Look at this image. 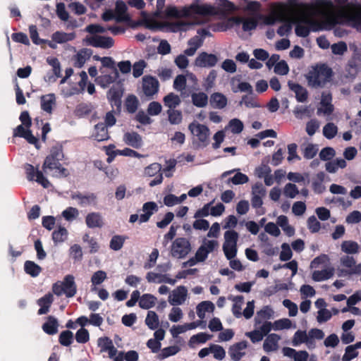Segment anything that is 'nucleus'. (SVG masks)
Instances as JSON below:
<instances>
[{
    "mask_svg": "<svg viewBox=\"0 0 361 361\" xmlns=\"http://www.w3.org/2000/svg\"><path fill=\"white\" fill-rule=\"evenodd\" d=\"M341 15L340 8L331 0H320L317 3L315 16L303 13L295 17V34L305 37L310 30H330L338 23Z\"/></svg>",
    "mask_w": 361,
    "mask_h": 361,
    "instance_id": "1",
    "label": "nucleus"
},
{
    "mask_svg": "<svg viewBox=\"0 0 361 361\" xmlns=\"http://www.w3.org/2000/svg\"><path fill=\"white\" fill-rule=\"evenodd\" d=\"M215 8L207 4L196 1L189 6L181 9L176 7H169L167 9L169 16L177 18H186L185 20H179L174 24V30L186 32L191 30L196 25L204 22V17L216 14Z\"/></svg>",
    "mask_w": 361,
    "mask_h": 361,
    "instance_id": "2",
    "label": "nucleus"
},
{
    "mask_svg": "<svg viewBox=\"0 0 361 361\" xmlns=\"http://www.w3.org/2000/svg\"><path fill=\"white\" fill-rule=\"evenodd\" d=\"M63 157L61 147L60 146L53 147L49 155L47 157L44 162L42 167L44 172L54 177L66 176L67 175L66 169L62 167L59 162H52V159L61 160Z\"/></svg>",
    "mask_w": 361,
    "mask_h": 361,
    "instance_id": "3",
    "label": "nucleus"
},
{
    "mask_svg": "<svg viewBox=\"0 0 361 361\" xmlns=\"http://www.w3.org/2000/svg\"><path fill=\"white\" fill-rule=\"evenodd\" d=\"M331 76V69L325 65H321L310 71L306 78L310 87H318L324 85L329 82Z\"/></svg>",
    "mask_w": 361,
    "mask_h": 361,
    "instance_id": "4",
    "label": "nucleus"
},
{
    "mask_svg": "<svg viewBox=\"0 0 361 361\" xmlns=\"http://www.w3.org/2000/svg\"><path fill=\"white\" fill-rule=\"evenodd\" d=\"M228 299L232 302V313L233 315L240 318L244 317L245 319H250L255 310V302L254 300L248 301L246 304V307L243 310L244 305V298L240 295L230 296Z\"/></svg>",
    "mask_w": 361,
    "mask_h": 361,
    "instance_id": "5",
    "label": "nucleus"
},
{
    "mask_svg": "<svg viewBox=\"0 0 361 361\" xmlns=\"http://www.w3.org/2000/svg\"><path fill=\"white\" fill-rule=\"evenodd\" d=\"M21 125L18 126L15 130L13 135L25 138L29 143L35 145L37 147V139L32 134L30 127L32 121L27 111H23L20 116Z\"/></svg>",
    "mask_w": 361,
    "mask_h": 361,
    "instance_id": "6",
    "label": "nucleus"
},
{
    "mask_svg": "<svg viewBox=\"0 0 361 361\" xmlns=\"http://www.w3.org/2000/svg\"><path fill=\"white\" fill-rule=\"evenodd\" d=\"M188 130L199 147H204L209 144L210 130L207 126L194 121L189 124Z\"/></svg>",
    "mask_w": 361,
    "mask_h": 361,
    "instance_id": "7",
    "label": "nucleus"
},
{
    "mask_svg": "<svg viewBox=\"0 0 361 361\" xmlns=\"http://www.w3.org/2000/svg\"><path fill=\"white\" fill-rule=\"evenodd\" d=\"M224 238L223 250L225 256L227 259L235 257L237 254L238 233L234 230H228L224 233Z\"/></svg>",
    "mask_w": 361,
    "mask_h": 361,
    "instance_id": "8",
    "label": "nucleus"
},
{
    "mask_svg": "<svg viewBox=\"0 0 361 361\" xmlns=\"http://www.w3.org/2000/svg\"><path fill=\"white\" fill-rule=\"evenodd\" d=\"M191 251V245L185 238H176L171 245V255L178 259L185 258Z\"/></svg>",
    "mask_w": 361,
    "mask_h": 361,
    "instance_id": "9",
    "label": "nucleus"
},
{
    "mask_svg": "<svg viewBox=\"0 0 361 361\" xmlns=\"http://www.w3.org/2000/svg\"><path fill=\"white\" fill-rule=\"evenodd\" d=\"M188 298V288L184 286H179L169 293L168 301L172 306H179L183 305Z\"/></svg>",
    "mask_w": 361,
    "mask_h": 361,
    "instance_id": "10",
    "label": "nucleus"
},
{
    "mask_svg": "<svg viewBox=\"0 0 361 361\" xmlns=\"http://www.w3.org/2000/svg\"><path fill=\"white\" fill-rule=\"evenodd\" d=\"M143 176L145 178H154L149 183L151 187L161 183L163 179L161 166L158 163L149 164L144 169Z\"/></svg>",
    "mask_w": 361,
    "mask_h": 361,
    "instance_id": "11",
    "label": "nucleus"
},
{
    "mask_svg": "<svg viewBox=\"0 0 361 361\" xmlns=\"http://www.w3.org/2000/svg\"><path fill=\"white\" fill-rule=\"evenodd\" d=\"M219 247V243L216 240H208L204 238L202 244L197 249L195 256L197 261L204 262L208 257V255Z\"/></svg>",
    "mask_w": 361,
    "mask_h": 361,
    "instance_id": "12",
    "label": "nucleus"
},
{
    "mask_svg": "<svg viewBox=\"0 0 361 361\" xmlns=\"http://www.w3.org/2000/svg\"><path fill=\"white\" fill-rule=\"evenodd\" d=\"M85 42L95 47L109 49L114 45V40L109 37L89 35L85 39Z\"/></svg>",
    "mask_w": 361,
    "mask_h": 361,
    "instance_id": "13",
    "label": "nucleus"
},
{
    "mask_svg": "<svg viewBox=\"0 0 361 361\" xmlns=\"http://www.w3.org/2000/svg\"><path fill=\"white\" fill-rule=\"evenodd\" d=\"M25 171L27 177L30 180H35L45 188H48L51 185L49 181L44 176L42 173L33 166L27 164Z\"/></svg>",
    "mask_w": 361,
    "mask_h": 361,
    "instance_id": "14",
    "label": "nucleus"
},
{
    "mask_svg": "<svg viewBox=\"0 0 361 361\" xmlns=\"http://www.w3.org/2000/svg\"><path fill=\"white\" fill-rule=\"evenodd\" d=\"M218 61V58L212 54L202 52L195 60L194 65L200 68H209L214 66Z\"/></svg>",
    "mask_w": 361,
    "mask_h": 361,
    "instance_id": "15",
    "label": "nucleus"
},
{
    "mask_svg": "<svg viewBox=\"0 0 361 361\" xmlns=\"http://www.w3.org/2000/svg\"><path fill=\"white\" fill-rule=\"evenodd\" d=\"M355 261L352 257L344 256L340 259V267L338 269L339 276H347L353 274Z\"/></svg>",
    "mask_w": 361,
    "mask_h": 361,
    "instance_id": "16",
    "label": "nucleus"
},
{
    "mask_svg": "<svg viewBox=\"0 0 361 361\" xmlns=\"http://www.w3.org/2000/svg\"><path fill=\"white\" fill-rule=\"evenodd\" d=\"M142 90L147 97H152L158 92L159 82L153 77L145 76L142 78Z\"/></svg>",
    "mask_w": 361,
    "mask_h": 361,
    "instance_id": "17",
    "label": "nucleus"
},
{
    "mask_svg": "<svg viewBox=\"0 0 361 361\" xmlns=\"http://www.w3.org/2000/svg\"><path fill=\"white\" fill-rule=\"evenodd\" d=\"M334 111V106L331 104V95L329 93L324 92L322 94L321 102L317 108V114L329 116Z\"/></svg>",
    "mask_w": 361,
    "mask_h": 361,
    "instance_id": "18",
    "label": "nucleus"
},
{
    "mask_svg": "<svg viewBox=\"0 0 361 361\" xmlns=\"http://www.w3.org/2000/svg\"><path fill=\"white\" fill-rule=\"evenodd\" d=\"M305 343L309 349L314 348L315 343L310 339L308 333L306 331L298 330L293 335L292 339V345L293 346H299Z\"/></svg>",
    "mask_w": 361,
    "mask_h": 361,
    "instance_id": "19",
    "label": "nucleus"
},
{
    "mask_svg": "<svg viewBox=\"0 0 361 361\" xmlns=\"http://www.w3.org/2000/svg\"><path fill=\"white\" fill-rule=\"evenodd\" d=\"M247 347V343L245 341L231 345L228 350V353L231 359L235 361L240 360L245 355V350Z\"/></svg>",
    "mask_w": 361,
    "mask_h": 361,
    "instance_id": "20",
    "label": "nucleus"
},
{
    "mask_svg": "<svg viewBox=\"0 0 361 361\" xmlns=\"http://www.w3.org/2000/svg\"><path fill=\"white\" fill-rule=\"evenodd\" d=\"M90 137L97 142L109 140V135L106 126L102 123L95 125L92 130Z\"/></svg>",
    "mask_w": 361,
    "mask_h": 361,
    "instance_id": "21",
    "label": "nucleus"
},
{
    "mask_svg": "<svg viewBox=\"0 0 361 361\" xmlns=\"http://www.w3.org/2000/svg\"><path fill=\"white\" fill-rule=\"evenodd\" d=\"M101 75L96 77L95 82L103 88L107 87L118 77V72L114 70L111 73H106L100 69Z\"/></svg>",
    "mask_w": 361,
    "mask_h": 361,
    "instance_id": "22",
    "label": "nucleus"
},
{
    "mask_svg": "<svg viewBox=\"0 0 361 361\" xmlns=\"http://www.w3.org/2000/svg\"><path fill=\"white\" fill-rule=\"evenodd\" d=\"M85 224L90 228H100L104 225V221L100 213L91 212L86 216Z\"/></svg>",
    "mask_w": 361,
    "mask_h": 361,
    "instance_id": "23",
    "label": "nucleus"
},
{
    "mask_svg": "<svg viewBox=\"0 0 361 361\" xmlns=\"http://www.w3.org/2000/svg\"><path fill=\"white\" fill-rule=\"evenodd\" d=\"M281 336L276 334H270L263 343V349L266 353L275 352L279 349Z\"/></svg>",
    "mask_w": 361,
    "mask_h": 361,
    "instance_id": "24",
    "label": "nucleus"
},
{
    "mask_svg": "<svg viewBox=\"0 0 361 361\" xmlns=\"http://www.w3.org/2000/svg\"><path fill=\"white\" fill-rule=\"evenodd\" d=\"M312 279L314 281H323L331 278L334 274V269L331 267H325L322 269H312Z\"/></svg>",
    "mask_w": 361,
    "mask_h": 361,
    "instance_id": "25",
    "label": "nucleus"
},
{
    "mask_svg": "<svg viewBox=\"0 0 361 361\" xmlns=\"http://www.w3.org/2000/svg\"><path fill=\"white\" fill-rule=\"evenodd\" d=\"M284 356L293 359L294 361H307L309 354L305 350L297 351L293 348L286 347L282 350Z\"/></svg>",
    "mask_w": 361,
    "mask_h": 361,
    "instance_id": "26",
    "label": "nucleus"
},
{
    "mask_svg": "<svg viewBox=\"0 0 361 361\" xmlns=\"http://www.w3.org/2000/svg\"><path fill=\"white\" fill-rule=\"evenodd\" d=\"M123 140L126 145L136 149L140 148L143 145L142 137L135 132L126 133Z\"/></svg>",
    "mask_w": 361,
    "mask_h": 361,
    "instance_id": "27",
    "label": "nucleus"
},
{
    "mask_svg": "<svg viewBox=\"0 0 361 361\" xmlns=\"http://www.w3.org/2000/svg\"><path fill=\"white\" fill-rule=\"evenodd\" d=\"M56 96L53 93L43 95L40 98L41 109L47 114H51L56 106Z\"/></svg>",
    "mask_w": 361,
    "mask_h": 361,
    "instance_id": "28",
    "label": "nucleus"
},
{
    "mask_svg": "<svg viewBox=\"0 0 361 361\" xmlns=\"http://www.w3.org/2000/svg\"><path fill=\"white\" fill-rule=\"evenodd\" d=\"M80 80L76 85L78 87V90L80 93H82L87 87V92L90 94H93L95 92L94 85L90 82H88V77L85 71H81L79 73Z\"/></svg>",
    "mask_w": 361,
    "mask_h": 361,
    "instance_id": "29",
    "label": "nucleus"
},
{
    "mask_svg": "<svg viewBox=\"0 0 361 361\" xmlns=\"http://www.w3.org/2000/svg\"><path fill=\"white\" fill-rule=\"evenodd\" d=\"M127 9V5L124 1L119 0L116 2L114 13L116 22H123L129 20Z\"/></svg>",
    "mask_w": 361,
    "mask_h": 361,
    "instance_id": "30",
    "label": "nucleus"
},
{
    "mask_svg": "<svg viewBox=\"0 0 361 361\" xmlns=\"http://www.w3.org/2000/svg\"><path fill=\"white\" fill-rule=\"evenodd\" d=\"M142 210L143 214L140 216V224L148 221L151 216L158 210V205L154 202H148L143 204Z\"/></svg>",
    "mask_w": 361,
    "mask_h": 361,
    "instance_id": "31",
    "label": "nucleus"
},
{
    "mask_svg": "<svg viewBox=\"0 0 361 361\" xmlns=\"http://www.w3.org/2000/svg\"><path fill=\"white\" fill-rule=\"evenodd\" d=\"M147 280L149 283H166L171 285H174L177 280L170 279L166 275L160 274L155 272H149L146 276Z\"/></svg>",
    "mask_w": 361,
    "mask_h": 361,
    "instance_id": "32",
    "label": "nucleus"
},
{
    "mask_svg": "<svg viewBox=\"0 0 361 361\" xmlns=\"http://www.w3.org/2000/svg\"><path fill=\"white\" fill-rule=\"evenodd\" d=\"M288 86L289 87L290 90L295 93V98L298 102H304L307 100V92L305 88L292 81L288 82Z\"/></svg>",
    "mask_w": 361,
    "mask_h": 361,
    "instance_id": "33",
    "label": "nucleus"
},
{
    "mask_svg": "<svg viewBox=\"0 0 361 361\" xmlns=\"http://www.w3.org/2000/svg\"><path fill=\"white\" fill-rule=\"evenodd\" d=\"M226 97L220 92H214L210 96V104L214 109H222L227 105Z\"/></svg>",
    "mask_w": 361,
    "mask_h": 361,
    "instance_id": "34",
    "label": "nucleus"
},
{
    "mask_svg": "<svg viewBox=\"0 0 361 361\" xmlns=\"http://www.w3.org/2000/svg\"><path fill=\"white\" fill-rule=\"evenodd\" d=\"M62 283L63 284L64 294L68 298L73 297L76 293L74 277L72 275L66 276Z\"/></svg>",
    "mask_w": 361,
    "mask_h": 361,
    "instance_id": "35",
    "label": "nucleus"
},
{
    "mask_svg": "<svg viewBox=\"0 0 361 361\" xmlns=\"http://www.w3.org/2000/svg\"><path fill=\"white\" fill-rule=\"evenodd\" d=\"M286 19V16L283 11L281 8L275 10L269 16H266L264 22L266 25H274L276 22H283Z\"/></svg>",
    "mask_w": 361,
    "mask_h": 361,
    "instance_id": "36",
    "label": "nucleus"
},
{
    "mask_svg": "<svg viewBox=\"0 0 361 361\" xmlns=\"http://www.w3.org/2000/svg\"><path fill=\"white\" fill-rule=\"evenodd\" d=\"M214 310V305L210 301H203L199 303L196 307L197 317L202 319L206 317L207 312H212Z\"/></svg>",
    "mask_w": 361,
    "mask_h": 361,
    "instance_id": "37",
    "label": "nucleus"
},
{
    "mask_svg": "<svg viewBox=\"0 0 361 361\" xmlns=\"http://www.w3.org/2000/svg\"><path fill=\"white\" fill-rule=\"evenodd\" d=\"M273 315L274 311L271 308L264 307L257 312L255 317V324H256V325L260 324L262 322L267 321L272 318Z\"/></svg>",
    "mask_w": 361,
    "mask_h": 361,
    "instance_id": "38",
    "label": "nucleus"
},
{
    "mask_svg": "<svg viewBox=\"0 0 361 361\" xmlns=\"http://www.w3.org/2000/svg\"><path fill=\"white\" fill-rule=\"evenodd\" d=\"M92 51L88 49H81L78 52L75 57L74 66L78 68H82L86 61L90 58Z\"/></svg>",
    "mask_w": 361,
    "mask_h": 361,
    "instance_id": "39",
    "label": "nucleus"
},
{
    "mask_svg": "<svg viewBox=\"0 0 361 361\" xmlns=\"http://www.w3.org/2000/svg\"><path fill=\"white\" fill-rule=\"evenodd\" d=\"M157 302V298L152 294L146 293L140 295L139 306L142 309L149 310L153 307Z\"/></svg>",
    "mask_w": 361,
    "mask_h": 361,
    "instance_id": "40",
    "label": "nucleus"
},
{
    "mask_svg": "<svg viewBox=\"0 0 361 361\" xmlns=\"http://www.w3.org/2000/svg\"><path fill=\"white\" fill-rule=\"evenodd\" d=\"M231 88L233 92H251L252 87L247 82H240L237 78H233L231 82Z\"/></svg>",
    "mask_w": 361,
    "mask_h": 361,
    "instance_id": "41",
    "label": "nucleus"
},
{
    "mask_svg": "<svg viewBox=\"0 0 361 361\" xmlns=\"http://www.w3.org/2000/svg\"><path fill=\"white\" fill-rule=\"evenodd\" d=\"M107 279V274L102 270L95 271L91 277V290H97V286L102 283Z\"/></svg>",
    "mask_w": 361,
    "mask_h": 361,
    "instance_id": "42",
    "label": "nucleus"
},
{
    "mask_svg": "<svg viewBox=\"0 0 361 361\" xmlns=\"http://www.w3.org/2000/svg\"><path fill=\"white\" fill-rule=\"evenodd\" d=\"M53 302V295L51 293L45 295L38 300L40 308L38 310L39 314H44L48 312L49 307Z\"/></svg>",
    "mask_w": 361,
    "mask_h": 361,
    "instance_id": "43",
    "label": "nucleus"
},
{
    "mask_svg": "<svg viewBox=\"0 0 361 361\" xmlns=\"http://www.w3.org/2000/svg\"><path fill=\"white\" fill-rule=\"evenodd\" d=\"M145 323L149 329H157L159 326L158 314L154 311H148L145 320Z\"/></svg>",
    "mask_w": 361,
    "mask_h": 361,
    "instance_id": "44",
    "label": "nucleus"
},
{
    "mask_svg": "<svg viewBox=\"0 0 361 361\" xmlns=\"http://www.w3.org/2000/svg\"><path fill=\"white\" fill-rule=\"evenodd\" d=\"M203 44V38L200 36H195L191 38L188 42L189 47L185 49V53L188 56H192L195 54L197 49Z\"/></svg>",
    "mask_w": 361,
    "mask_h": 361,
    "instance_id": "45",
    "label": "nucleus"
},
{
    "mask_svg": "<svg viewBox=\"0 0 361 361\" xmlns=\"http://www.w3.org/2000/svg\"><path fill=\"white\" fill-rule=\"evenodd\" d=\"M68 235L67 229L64 227L59 226L52 233V240L55 245L61 244L65 242Z\"/></svg>",
    "mask_w": 361,
    "mask_h": 361,
    "instance_id": "46",
    "label": "nucleus"
},
{
    "mask_svg": "<svg viewBox=\"0 0 361 361\" xmlns=\"http://www.w3.org/2000/svg\"><path fill=\"white\" fill-rule=\"evenodd\" d=\"M276 224L279 226L283 232L288 236L293 235L295 233L294 228L289 224L287 216L281 215L278 216L276 220Z\"/></svg>",
    "mask_w": 361,
    "mask_h": 361,
    "instance_id": "47",
    "label": "nucleus"
},
{
    "mask_svg": "<svg viewBox=\"0 0 361 361\" xmlns=\"http://www.w3.org/2000/svg\"><path fill=\"white\" fill-rule=\"evenodd\" d=\"M191 98L192 104L197 107H204L208 103V97L202 92L192 93Z\"/></svg>",
    "mask_w": 361,
    "mask_h": 361,
    "instance_id": "48",
    "label": "nucleus"
},
{
    "mask_svg": "<svg viewBox=\"0 0 361 361\" xmlns=\"http://www.w3.org/2000/svg\"><path fill=\"white\" fill-rule=\"evenodd\" d=\"M164 103L165 106L169 109H175L180 104V99L178 95L174 93H170L164 97Z\"/></svg>",
    "mask_w": 361,
    "mask_h": 361,
    "instance_id": "49",
    "label": "nucleus"
},
{
    "mask_svg": "<svg viewBox=\"0 0 361 361\" xmlns=\"http://www.w3.org/2000/svg\"><path fill=\"white\" fill-rule=\"evenodd\" d=\"M58 322L56 318L49 317L47 321L43 324L42 329L48 334H55L58 331Z\"/></svg>",
    "mask_w": 361,
    "mask_h": 361,
    "instance_id": "50",
    "label": "nucleus"
},
{
    "mask_svg": "<svg viewBox=\"0 0 361 361\" xmlns=\"http://www.w3.org/2000/svg\"><path fill=\"white\" fill-rule=\"evenodd\" d=\"M233 22L236 24H243V29L244 31H250L255 29L257 27V20L254 18L243 19L241 18H233Z\"/></svg>",
    "mask_w": 361,
    "mask_h": 361,
    "instance_id": "51",
    "label": "nucleus"
},
{
    "mask_svg": "<svg viewBox=\"0 0 361 361\" xmlns=\"http://www.w3.org/2000/svg\"><path fill=\"white\" fill-rule=\"evenodd\" d=\"M329 258L326 255H321L315 257L310 263V267L311 269H316L319 268H324L328 267Z\"/></svg>",
    "mask_w": 361,
    "mask_h": 361,
    "instance_id": "52",
    "label": "nucleus"
},
{
    "mask_svg": "<svg viewBox=\"0 0 361 361\" xmlns=\"http://www.w3.org/2000/svg\"><path fill=\"white\" fill-rule=\"evenodd\" d=\"M75 35L73 33H66L63 32H56L51 36V39L59 44L67 42L73 39Z\"/></svg>",
    "mask_w": 361,
    "mask_h": 361,
    "instance_id": "53",
    "label": "nucleus"
},
{
    "mask_svg": "<svg viewBox=\"0 0 361 361\" xmlns=\"http://www.w3.org/2000/svg\"><path fill=\"white\" fill-rule=\"evenodd\" d=\"M272 324L274 331H281L295 327V326H293L292 322L287 318L276 320L272 322Z\"/></svg>",
    "mask_w": 361,
    "mask_h": 361,
    "instance_id": "54",
    "label": "nucleus"
},
{
    "mask_svg": "<svg viewBox=\"0 0 361 361\" xmlns=\"http://www.w3.org/2000/svg\"><path fill=\"white\" fill-rule=\"evenodd\" d=\"M243 123L238 118H233L228 122L225 130H230L234 134H238L243 131Z\"/></svg>",
    "mask_w": 361,
    "mask_h": 361,
    "instance_id": "55",
    "label": "nucleus"
},
{
    "mask_svg": "<svg viewBox=\"0 0 361 361\" xmlns=\"http://www.w3.org/2000/svg\"><path fill=\"white\" fill-rule=\"evenodd\" d=\"M341 250L348 254H355L358 252L360 246L359 245L352 240L343 241L341 245Z\"/></svg>",
    "mask_w": 361,
    "mask_h": 361,
    "instance_id": "56",
    "label": "nucleus"
},
{
    "mask_svg": "<svg viewBox=\"0 0 361 361\" xmlns=\"http://www.w3.org/2000/svg\"><path fill=\"white\" fill-rule=\"evenodd\" d=\"M73 199H75L77 201V203L79 205L82 207L94 204L96 200V197L94 195H90L87 196L78 195L73 196Z\"/></svg>",
    "mask_w": 361,
    "mask_h": 361,
    "instance_id": "57",
    "label": "nucleus"
},
{
    "mask_svg": "<svg viewBox=\"0 0 361 361\" xmlns=\"http://www.w3.org/2000/svg\"><path fill=\"white\" fill-rule=\"evenodd\" d=\"M126 239V237L123 235H114L109 243L110 248L114 251L120 250L123 247Z\"/></svg>",
    "mask_w": 361,
    "mask_h": 361,
    "instance_id": "58",
    "label": "nucleus"
},
{
    "mask_svg": "<svg viewBox=\"0 0 361 361\" xmlns=\"http://www.w3.org/2000/svg\"><path fill=\"white\" fill-rule=\"evenodd\" d=\"M41 267L32 261H27L25 263V272L32 277L37 276L41 272Z\"/></svg>",
    "mask_w": 361,
    "mask_h": 361,
    "instance_id": "59",
    "label": "nucleus"
},
{
    "mask_svg": "<svg viewBox=\"0 0 361 361\" xmlns=\"http://www.w3.org/2000/svg\"><path fill=\"white\" fill-rule=\"evenodd\" d=\"M167 114L171 124L178 125L182 122L183 115L181 111L176 109H168Z\"/></svg>",
    "mask_w": 361,
    "mask_h": 361,
    "instance_id": "60",
    "label": "nucleus"
},
{
    "mask_svg": "<svg viewBox=\"0 0 361 361\" xmlns=\"http://www.w3.org/2000/svg\"><path fill=\"white\" fill-rule=\"evenodd\" d=\"M183 317L182 310L178 306H173L168 314L169 319L173 323L179 322Z\"/></svg>",
    "mask_w": 361,
    "mask_h": 361,
    "instance_id": "61",
    "label": "nucleus"
},
{
    "mask_svg": "<svg viewBox=\"0 0 361 361\" xmlns=\"http://www.w3.org/2000/svg\"><path fill=\"white\" fill-rule=\"evenodd\" d=\"M80 212L78 209L72 207L66 208L62 212V216L68 221H73L78 219Z\"/></svg>",
    "mask_w": 361,
    "mask_h": 361,
    "instance_id": "62",
    "label": "nucleus"
},
{
    "mask_svg": "<svg viewBox=\"0 0 361 361\" xmlns=\"http://www.w3.org/2000/svg\"><path fill=\"white\" fill-rule=\"evenodd\" d=\"M322 131L323 135L326 138L332 139L338 133V128L334 123H328L323 127Z\"/></svg>",
    "mask_w": 361,
    "mask_h": 361,
    "instance_id": "63",
    "label": "nucleus"
},
{
    "mask_svg": "<svg viewBox=\"0 0 361 361\" xmlns=\"http://www.w3.org/2000/svg\"><path fill=\"white\" fill-rule=\"evenodd\" d=\"M162 110V106L157 102H152L147 106V114L149 116H158Z\"/></svg>",
    "mask_w": 361,
    "mask_h": 361,
    "instance_id": "64",
    "label": "nucleus"
}]
</instances>
